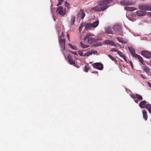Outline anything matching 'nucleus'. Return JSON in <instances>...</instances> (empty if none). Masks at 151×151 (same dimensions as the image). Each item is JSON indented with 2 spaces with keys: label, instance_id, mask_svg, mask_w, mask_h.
<instances>
[{
  "label": "nucleus",
  "instance_id": "nucleus-43",
  "mask_svg": "<svg viewBox=\"0 0 151 151\" xmlns=\"http://www.w3.org/2000/svg\"><path fill=\"white\" fill-rule=\"evenodd\" d=\"M65 5H68L69 4L66 1L65 3Z\"/></svg>",
  "mask_w": 151,
  "mask_h": 151
},
{
  "label": "nucleus",
  "instance_id": "nucleus-6",
  "mask_svg": "<svg viewBox=\"0 0 151 151\" xmlns=\"http://www.w3.org/2000/svg\"><path fill=\"white\" fill-rule=\"evenodd\" d=\"M113 0H102L101 1L103 6H105V9H106L109 7L108 4L113 2Z\"/></svg>",
  "mask_w": 151,
  "mask_h": 151
},
{
  "label": "nucleus",
  "instance_id": "nucleus-1",
  "mask_svg": "<svg viewBox=\"0 0 151 151\" xmlns=\"http://www.w3.org/2000/svg\"><path fill=\"white\" fill-rule=\"evenodd\" d=\"M87 39L88 42L89 44L96 43L95 45L96 46L101 45H102L101 43L98 42L100 39L96 37L95 35L92 34H87L83 39L85 41Z\"/></svg>",
  "mask_w": 151,
  "mask_h": 151
},
{
  "label": "nucleus",
  "instance_id": "nucleus-2",
  "mask_svg": "<svg viewBox=\"0 0 151 151\" xmlns=\"http://www.w3.org/2000/svg\"><path fill=\"white\" fill-rule=\"evenodd\" d=\"M129 49L133 57L137 58L140 62L142 64H143L144 63V60L139 55L135 54L134 50L133 48L130 47H129Z\"/></svg>",
  "mask_w": 151,
  "mask_h": 151
},
{
  "label": "nucleus",
  "instance_id": "nucleus-49",
  "mask_svg": "<svg viewBox=\"0 0 151 151\" xmlns=\"http://www.w3.org/2000/svg\"><path fill=\"white\" fill-rule=\"evenodd\" d=\"M67 36L68 37V38L69 39V35L68 34H67Z\"/></svg>",
  "mask_w": 151,
  "mask_h": 151
},
{
  "label": "nucleus",
  "instance_id": "nucleus-25",
  "mask_svg": "<svg viewBox=\"0 0 151 151\" xmlns=\"http://www.w3.org/2000/svg\"><path fill=\"white\" fill-rule=\"evenodd\" d=\"M99 21L98 20H97L96 22L92 23L93 27H97L99 24Z\"/></svg>",
  "mask_w": 151,
  "mask_h": 151
},
{
  "label": "nucleus",
  "instance_id": "nucleus-26",
  "mask_svg": "<svg viewBox=\"0 0 151 151\" xmlns=\"http://www.w3.org/2000/svg\"><path fill=\"white\" fill-rule=\"evenodd\" d=\"M91 27H93L92 23H88L85 25V28L86 29H88Z\"/></svg>",
  "mask_w": 151,
  "mask_h": 151
},
{
  "label": "nucleus",
  "instance_id": "nucleus-32",
  "mask_svg": "<svg viewBox=\"0 0 151 151\" xmlns=\"http://www.w3.org/2000/svg\"><path fill=\"white\" fill-rule=\"evenodd\" d=\"M146 10L151 11V6L147 5Z\"/></svg>",
  "mask_w": 151,
  "mask_h": 151
},
{
  "label": "nucleus",
  "instance_id": "nucleus-4",
  "mask_svg": "<svg viewBox=\"0 0 151 151\" xmlns=\"http://www.w3.org/2000/svg\"><path fill=\"white\" fill-rule=\"evenodd\" d=\"M94 68L101 70L103 69V64L100 63H96L93 64L92 65Z\"/></svg>",
  "mask_w": 151,
  "mask_h": 151
},
{
  "label": "nucleus",
  "instance_id": "nucleus-34",
  "mask_svg": "<svg viewBox=\"0 0 151 151\" xmlns=\"http://www.w3.org/2000/svg\"><path fill=\"white\" fill-rule=\"evenodd\" d=\"M84 24L83 23H81L79 28V30L80 32H81V31L82 28L84 27Z\"/></svg>",
  "mask_w": 151,
  "mask_h": 151
},
{
  "label": "nucleus",
  "instance_id": "nucleus-36",
  "mask_svg": "<svg viewBox=\"0 0 151 151\" xmlns=\"http://www.w3.org/2000/svg\"><path fill=\"white\" fill-rule=\"evenodd\" d=\"M78 53L81 56L83 55V53L82 51L79 50L78 51Z\"/></svg>",
  "mask_w": 151,
  "mask_h": 151
},
{
  "label": "nucleus",
  "instance_id": "nucleus-40",
  "mask_svg": "<svg viewBox=\"0 0 151 151\" xmlns=\"http://www.w3.org/2000/svg\"><path fill=\"white\" fill-rule=\"evenodd\" d=\"M91 52L93 53H95L97 52V51L95 50H91Z\"/></svg>",
  "mask_w": 151,
  "mask_h": 151
},
{
  "label": "nucleus",
  "instance_id": "nucleus-16",
  "mask_svg": "<svg viewBox=\"0 0 151 151\" xmlns=\"http://www.w3.org/2000/svg\"><path fill=\"white\" fill-rule=\"evenodd\" d=\"M124 9L129 11H133L137 9L135 7H130L129 6H125L124 7Z\"/></svg>",
  "mask_w": 151,
  "mask_h": 151
},
{
  "label": "nucleus",
  "instance_id": "nucleus-21",
  "mask_svg": "<svg viewBox=\"0 0 151 151\" xmlns=\"http://www.w3.org/2000/svg\"><path fill=\"white\" fill-rule=\"evenodd\" d=\"M143 70L145 71L147 73L149 72L150 70V69L147 66H144L142 67Z\"/></svg>",
  "mask_w": 151,
  "mask_h": 151
},
{
  "label": "nucleus",
  "instance_id": "nucleus-39",
  "mask_svg": "<svg viewBox=\"0 0 151 151\" xmlns=\"http://www.w3.org/2000/svg\"><path fill=\"white\" fill-rule=\"evenodd\" d=\"M141 77L144 79H146V77L145 76H143V75L141 74Z\"/></svg>",
  "mask_w": 151,
  "mask_h": 151
},
{
  "label": "nucleus",
  "instance_id": "nucleus-46",
  "mask_svg": "<svg viewBox=\"0 0 151 151\" xmlns=\"http://www.w3.org/2000/svg\"><path fill=\"white\" fill-rule=\"evenodd\" d=\"M92 73H96L98 75V72L97 71H93Z\"/></svg>",
  "mask_w": 151,
  "mask_h": 151
},
{
  "label": "nucleus",
  "instance_id": "nucleus-27",
  "mask_svg": "<svg viewBox=\"0 0 151 151\" xmlns=\"http://www.w3.org/2000/svg\"><path fill=\"white\" fill-rule=\"evenodd\" d=\"M108 57L113 61H114L115 63H116L117 62V61L116 59L114 58L111 55H108Z\"/></svg>",
  "mask_w": 151,
  "mask_h": 151
},
{
  "label": "nucleus",
  "instance_id": "nucleus-15",
  "mask_svg": "<svg viewBox=\"0 0 151 151\" xmlns=\"http://www.w3.org/2000/svg\"><path fill=\"white\" fill-rule=\"evenodd\" d=\"M147 102L145 100L141 102L139 104V105L140 107L142 108H145L146 105H147Z\"/></svg>",
  "mask_w": 151,
  "mask_h": 151
},
{
  "label": "nucleus",
  "instance_id": "nucleus-12",
  "mask_svg": "<svg viewBox=\"0 0 151 151\" xmlns=\"http://www.w3.org/2000/svg\"><path fill=\"white\" fill-rule=\"evenodd\" d=\"M106 45H111V46H115L116 45L114 42L112 40H105L104 42Z\"/></svg>",
  "mask_w": 151,
  "mask_h": 151
},
{
  "label": "nucleus",
  "instance_id": "nucleus-33",
  "mask_svg": "<svg viewBox=\"0 0 151 151\" xmlns=\"http://www.w3.org/2000/svg\"><path fill=\"white\" fill-rule=\"evenodd\" d=\"M110 51L111 52H117V53L119 51V50H116V48H113L111 50H110Z\"/></svg>",
  "mask_w": 151,
  "mask_h": 151
},
{
  "label": "nucleus",
  "instance_id": "nucleus-45",
  "mask_svg": "<svg viewBox=\"0 0 151 151\" xmlns=\"http://www.w3.org/2000/svg\"><path fill=\"white\" fill-rule=\"evenodd\" d=\"M62 4V2L60 1H59L58 4V5H60Z\"/></svg>",
  "mask_w": 151,
  "mask_h": 151
},
{
  "label": "nucleus",
  "instance_id": "nucleus-30",
  "mask_svg": "<svg viewBox=\"0 0 151 151\" xmlns=\"http://www.w3.org/2000/svg\"><path fill=\"white\" fill-rule=\"evenodd\" d=\"M84 71L86 72H88V70L89 69V66L88 65H86L84 67Z\"/></svg>",
  "mask_w": 151,
  "mask_h": 151
},
{
  "label": "nucleus",
  "instance_id": "nucleus-5",
  "mask_svg": "<svg viewBox=\"0 0 151 151\" xmlns=\"http://www.w3.org/2000/svg\"><path fill=\"white\" fill-rule=\"evenodd\" d=\"M141 54L143 56L147 58H149L151 57V52L147 51H142L141 52Z\"/></svg>",
  "mask_w": 151,
  "mask_h": 151
},
{
  "label": "nucleus",
  "instance_id": "nucleus-29",
  "mask_svg": "<svg viewBox=\"0 0 151 151\" xmlns=\"http://www.w3.org/2000/svg\"><path fill=\"white\" fill-rule=\"evenodd\" d=\"M136 96H137V99L139 100H142L143 99L142 96L140 95H138L136 94Z\"/></svg>",
  "mask_w": 151,
  "mask_h": 151
},
{
  "label": "nucleus",
  "instance_id": "nucleus-3",
  "mask_svg": "<svg viewBox=\"0 0 151 151\" xmlns=\"http://www.w3.org/2000/svg\"><path fill=\"white\" fill-rule=\"evenodd\" d=\"M105 7V6H103L100 1L99 3L97 6L92 8L91 10L97 12H101L106 10Z\"/></svg>",
  "mask_w": 151,
  "mask_h": 151
},
{
  "label": "nucleus",
  "instance_id": "nucleus-14",
  "mask_svg": "<svg viewBox=\"0 0 151 151\" xmlns=\"http://www.w3.org/2000/svg\"><path fill=\"white\" fill-rule=\"evenodd\" d=\"M146 13V11L139 10L136 12V14L138 16H142L145 15Z\"/></svg>",
  "mask_w": 151,
  "mask_h": 151
},
{
  "label": "nucleus",
  "instance_id": "nucleus-11",
  "mask_svg": "<svg viewBox=\"0 0 151 151\" xmlns=\"http://www.w3.org/2000/svg\"><path fill=\"white\" fill-rule=\"evenodd\" d=\"M78 15L79 17H80L81 19H83L85 16V14L83 10L81 9L78 14Z\"/></svg>",
  "mask_w": 151,
  "mask_h": 151
},
{
  "label": "nucleus",
  "instance_id": "nucleus-38",
  "mask_svg": "<svg viewBox=\"0 0 151 151\" xmlns=\"http://www.w3.org/2000/svg\"><path fill=\"white\" fill-rule=\"evenodd\" d=\"M70 52L71 53L74 54H75L76 55H78L77 53V52H73V51H70Z\"/></svg>",
  "mask_w": 151,
  "mask_h": 151
},
{
  "label": "nucleus",
  "instance_id": "nucleus-24",
  "mask_svg": "<svg viewBox=\"0 0 151 151\" xmlns=\"http://www.w3.org/2000/svg\"><path fill=\"white\" fill-rule=\"evenodd\" d=\"M145 108L149 110L150 113L151 112V104H147V105H146Z\"/></svg>",
  "mask_w": 151,
  "mask_h": 151
},
{
  "label": "nucleus",
  "instance_id": "nucleus-50",
  "mask_svg": "<svg viewBox=\"0 0 151 151\" xmlns=\"http://www.w3.org/2000/svg\"><path fill=\"white\" fill-rule=\"evenodd\" d=\"M150 35H151V33L150 34Z\"/></svg>",
  "mask_w": 151,
  "mask_h": 151
},
{
  "label": "nucleus",
  "instance_id": "nucleus-9",
  "mask_svg": "<svg viewBox=\"0 0 151 151\" xmlns=\"http://www.w3.org/2000/svg\"><path fill=\"white\" fill-rule=\"evenodd\" d=\"M68 61L70 65L75 66L76 65L75 62L73 60L70 55H68L67 57Z\"/></svg>",
  "mask_w": 151,
  "mask_h": 151
},
{
  "label": "nucleus",
  "instance_id": "nucleus-47",
  "mask_svg": "<svg viewBox=\"0 0 151 151\" xmlns=\"http://www.w3.org/2000/svg\"><path fill=\"white\" fill-rule=\"evenodd\" d=\"M148 13L149 14V15L151 16V12H148Z\"/></svg>",
  "mask_w": 151,
  "mask_h": 151
},
{
  "label": "nucleus",
  "instance_id": "nucleus-19",
  "mask_svg": "<svg viewBox=\"0 0 151 151\" xmlns=\"http://www.w3.org/2000/svg\"><path fill=\"white\" fill-rule=\"evenodd\" d=\"M142 114L143 118L145 121L147 120L148 117V116L147 114V112L146 111L143 110L142 111Z\"/></svg>",
  "mask_w": 151,
  "mask_h": 151
},
{
  "label": "nucleus",
  "instance_id": "nucleus-31",
  "mask_svg": "<svg viewBox=\"0 0 151 151\" xmlns=\"http://www.w3.org/2000/svg\"><path fill=\"white\" fill-rule=\"evenodd\" d=\"M68 45L70 48L76 50L77 49V48L76 47H74L70 43Z\"/></svg>",
  "mask_w": 151,
  "mask_h": 151
},
{
  "label": "nucleus",
  "instance_id": "nucleus-20",
  "mask_svg": "<svg viewBox=\"0 0 151 151\" xmlns=\"http://www.w3.org/2000/svg\"><path fill=\"white\" fill-rule=\"evenodd\" d=\"M118 54H119V55L122 58H123L124 59V60L125 61H127V60L126 58V57L124 55L123 53L122 52L119 51V52L118 53Z\"/></svg>",
  "mask_w": 151,
  "mask_h": 151
},
{
  "label": "nucleus",
  "instance_id": "nucleus-22",
  "mask_svg": "<svg viewBox=\"0 0 151 151\" xmlns=\"http://www.w3.org/2000/svg\"><path fill=\"white\" fill-rule=\"evenodd\" d=\"M75 17L74 16H72L71 17V19L70 21V24L71 25H73L74 24V23L75 22Z\"/></svg>",
  "mask_w": 151,
  "mask_h": 151
},
{
  "label": "nucleus",
  "instance_id": "nucleus-41",
  "mask_svg": "<svg viewBox=\"0 0 151 151\" xmlns=\"http://www.w3.org/2000/svg\"><path fill=\"white\" fill-rule=\"evenodd\" d=\"M148 85L149 87L151 88V83H148Z\"/></svg>",
  "mask_w": 151,
  "mask_h": 151
},
{
  "label": "nucleus",
  "instance_id": "nucleus-13",
  "mask_svg": "<svg viewBox=\"0 0 151 151\" xmlns=\"http://www.w3.org/2000/svg\"><path fill=\"white\" fill-rule=\"evenodd\" d=\"M113 29L115 32H117L121 31V27L120 25H116L113 27Z\"/></svg>",
  "mask_w": 151,
  "mask_h": 151
},
{
  "label": "nucleus",
  "instance_id": "nucleus-17",
  "mask_svg": "<svg viewBox=\"0 0 151 151\" xmlns=\"http://www.w3.org/2000/svg\"><path fill=\"white\" fill-rule=\"evenodd\" d=\"M147 5L146 4H142L139 6V9L141 10H146Z\"/></svg>",
  "mask_w": 151,
  "mask_h": 151
},
{
  "label": "nucleus",
  "instance_id": "nucleus-10",
  "mask_svg": "<svg viewBox=\"0 0 151 151\" xmlns=\"http://www.w3.org/2000/svg\"><path fill=\"white\" fill-rule=\"evenodd\" d=\"M124 6L131 5L132 4L128 0H122L120 2Z\"/></svg>",
  "mask_w": 151,
  "mask_h": 151
},
{
  "label": "nucleus",
  "instance_id": "nucleus-8",
  "mask_svg": "<svg viewBox=\"0 0 151 151\" xmlns=\"http://www.w3.org/2000/svg\"><path fill=\"white\" fill-rule=\"evenodd\" d=\"M56 11L57 12L62 16H64L65 14V12H64L63 8L60 6L58 7Z\"/></svg>",
  "mask_w": 151,
  "mask_h": 151
},
{
  "label": "nucleus",
  "instance_id": "nucleus-28",
  "mask_svg": "<svg viewBox=\"0 0 151 151\" xmlns=\"http://www.w3.org/2000/svg\"><path fill=\"white\" fill-rule=\"evenodd\" d=\"M80 45L82 47V48H87L88 47L89 45H86L84 44H83L82 42H81L80 43Z\"/></svg>",
  "mask_w": 151,
  "mask_h": 151
},
{
  "label": "nucleus",
  "instance_id": "nucleus-35",
  "mask_svg": "<svg viewBox=\"0 0 151 151\" xmlns=\"http://www.w3.org/2000/svg\"><path fill=\"white\" fill-rule=\"evenodd\" d=\"M130 96L134 100L137 98V96H136V94L134 95L132 94Z\"/></svg>",
  "mask_w": 151,
  "mask_h": 151
},
{
  "label": "nucleus",
  "instance_id": "nucleus-23",
  "mask_svg": "<svg viewBox=\"0 0 151 151\" xmlns=\"http://www.w3.org/2000/svg\"><path fill=\"white\" fill-rule=\"evenodd\" d=\"M116 39L119 41V42H121L122 43L125 44L126 43V42L125 40H124L122 38L119 37H116Z\"/></svg>",
  "mask_w": 151,
  "mask_h": 151
},
{
  "label": "nucleus",
  "instance_id": "nucleus-18",
  "mask_svg": "<svg viewBox=\"0 0 151 151\" xmlns=\"http://www.w3.org/2000/svg\"><path fill=\"white\" fill-rule=\"evenodd\" d=\"M105 32L108 34H112L113 32L111 27H107L105 29Z\"/></svg>",
  "mask_w": 151,
  "mask_h": 151
},
{
  "label": "nucleus",
  "instance_id": "nucleus-44",
  "mask_svg": "<svg viewBox=\"0 0 151 151\" xmlns=\"http://www.w3.org/2000/svg\"><path fill=\"white\" fill-rule=\"evenodd\" d=\"M134 101L136 103H138V100H134Z\"/></svg>",
  "mask_w": 151,
  "mask_h": 151
},
{
  "label": "nucleus",
  "instance_id": "nucleus-37",
  "mask_svg": "<svg viewBox=\"0 0 151 151\" xmlns=\"http://www.w3.org/2000/svg\"><path fill=\"white\" fill-rule=\"evenodd\" d=\"M86 56H88L90 55H91L92 54V53L90 52H88L87 53H86Z\"/></svg>",
  "mask_w": 151,
  "mask_h": 151
},
{
  "label": "nucleus",
  "instance_id": "nucleus-42",
  "mask_svg": "<svg viewBox=\"0 0 151 151\" xmlns=\"http://www.w3.org/2000/svg\"><path fill=\"white\" fill-rule=\"evenodd\" d=\"M130 64L131 65V66L132 68H133V65L132 64V62H130Z\"/></svg>",
  "mask_w": 151,
  "mask_h": 151
},
{
  "label": "nucleus",
  "instance_id": "nucleus-48",
  "mask_svg": "<svg viewBox=\"0 0 151 151\" xmlns=\"http://www.w3.org/2000/svg\"><path fill=\"white\" fill-rule=\"evenodd\" d=\"M86 56V53L84 54V55L83 54V56L85 57V56Z\"/></svg>",
  "mask_w": 151,
  "mask_h": 151
},
{
  "label": "nucleus",
  "instance_id": "nucleus-7",
  "mask_svg": "<svg viewBox=\"0 0 151 151\" xmlns=\"http://www.w3.org/2000/svg\"><path fill=\"white\" fill-rule=\"evenodd\" d=\"M65 38L59 40V42L61 45V50L63 51L65 50Z\"/></svg>",
  "mask_w": 151,
  "mask_h": 151
}]
</instances>
